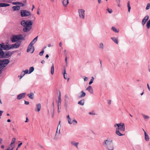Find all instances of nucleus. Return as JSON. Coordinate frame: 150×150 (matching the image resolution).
<instances>
[{
  "instance_id": "nucleus-1",
  "label": "nucleus",
  "mask_w": 150,
  "mask_h": 150,
  "mask_svg": "<svg viewBox=\"0 0 150 150\" xmlns=\"http://www.w3.org/2000/svg\"><path fill=\"white\" fill-rule=\"evenodd\" d=\"M33 21L31 20L22 21L21 22V25L23 26V30L24 32H27L30 31L32 28Z\"/></svg>"
},
{
  "instance_id": "nucleus-2",
  "label": "nucleus",
  "mask_w": 150,
  "mask_h": 150,
  "mask_svg": "<svg viewBox=\"0 0 150 150\" xmlns=\"http://www.w3.org/2000/svg\"><path fill=\"white\" fill-rule=\"evenodd\" d=\"M103 145L107 148L108 150H113L114 146L112 140L107 138L103 143Z\"/></svg>"
},
{
  "instance_id": "nucleus-3",
  "label": "nucleus",
  "mask_w": 150,
  "mask_h": 150,
  "mask_svg": "<svg viewBox=\"0 0 150 150\" xmlns=\"http://www.w3.org/2000/svg\"><path fill=\"white\" fill-rule=\"evenodd\" d=\"M24 37H23V35L22 34L13 35L11 36L10 39L11 42L14 43L20 40H24Z\"/></svg>"
},
{
  "instance_id": "nucleus-4",
  "label": "nucleus",
  "mask_w": 150,
  "mask_h": 150,
  "mask_svg": "<svg viewBox=\"0 0 150 150\" xmlns=\"http://www.w3.org/2000/svg\"><path fill=\"white\" fill-rule=\"evenodd\" d=\"M10 60L8 59H0V68L3 69L10 62Z\"/></svg>"
},
{
  "instance_id": "nucleus-5",
  "label": "nucleus",
  "mask_w": 150,
  "mask_h": 150,
  "mask_svg": "<svg viewBox=\"0 0 150 150\" xmlns=\"http://www.w3.org/2000/svg\"><path fill=\"white\" fill-rule=\"evenodd\" d=\"M38 37V36H37L28 45L27 50V52H29L32 49V47L33 46V45L37 42Z\"/></svg>"
},
{
  "instance_id": "nucleus-6",
  "label": "nucleus",
  "mask_w": 150,
  "mask_h": 150,
  "mask_svg": "<svg viewBox=\"0 0 150 150\" xmlns=\"http://www.w3.org/2000/svg\"><path fill=\"white\" fill-rule=\"evenodd\" d=\"M30 15V12L28 11L23 10L21 11V15L22 17L28 16Z\"/></svg>"
},
{
  "instance_id": "nucleus-7",
  "label": "nucleus",
  "mask_w": 150,
  "mask_h": 150,
  "mask_svg": "<svg viewBox=\"0 0 150 150\" xmlns=\"http://www.w3.org/2000/svg\"><path fill=\"white\" fill-rule=\"evenodd\" d=\"M85 10L82 9L78 10L79 17L82 19H84L85 18Z\"/></svg>"
},
{
  "instance_id": "nucleus-8",
  "label": "nucleus",
  "mask_w": 150,
  "mask_h": 150,
  "mask_svg": "<svg viewBox=\"0 0 150 150\" xmlns=\"http://www.w3.org/2000/svg\"><path fill=\"white\" fill-rule=\"evenodd\" d=\"M21 44V42H16L14 44L10 45L11 47V49L17 48L19 47H20Z\"/></svg>"
},
{
  "instance_id": "nucleus-9",
  "label": "nucleus",
  "mask_w": 150,
  "mask_h": 150,
  "mask_svg": "<svg viewBox=\"0 0 150 150\" xmlns=\"http://www.w3.org/2000/svg\"><path fill=\"white\" fill-rule=\"evenodd\" d=\"M119 127H117L118 129L122 131H125V125L123 123H120L119 125Z\"/></svg>"
},
{
  "instance_id": "nucleus-10",
  "label": "nucleus",
  "mask_w": 150,
  "mask_h": 150,
  "mask_svg": "<svg viewBox=\"0 0 150 150\" xmlns=\"http://www.w3.org/2000/svg\"><path fill=\"white\" fill-rule=\"evenodd\" d=\"M26 94V93H23L19 94L17 96V99L18 100H21L24 98L25 97Z\"/></svg>"
},
{
  "instance_id": "nucleus-11",
  "label": "nucleus",
  "mask_w": 150,
  "mask_h": 150,
  "mask_svg": "<svg viewBox=\"0 0 150 150\" xmlns=\"http://www.w3.org/2000/svg\"><path fill=\"white\" fill-rule=\"evenodd\" d=\"M149 18V16L148 15L146 16L142 21V23L143 26L145 24L146 21L148 20Z\"/></svg>"
},
{
  "instance_id": "nucleus-12",
  "label": "nucleus",
  "mask_w": 150,
  "mask_h": 150,
  "mask_svg": "<svg viewBox=\"0 0 150 150\" xmlns=\"http://www.w3.org/2000/svg\"><path fill=\"white\" fill-rule=\"evenodd\" d=\"M79 143L78 142H76L75 141H71V144L73 146H75L76 149H78V145Z\"/></svg>"
},
{
  "instance_id": "nucleus-13",
  "label": "nucleus",
  "mask_w": 150,
  "mask_h": 150,
  "mask_svg": "<svg viewBox=\"0 0 150 150\" xmlns=\"http://www.w3.org/2000/svg\"><path fill=\"white\" fill-rule=\"evenodd\" d=\"M11 51H7L5 52V58H8L11 55Z\"/></svg>"
},
{
  "instance_id": "nucleus-14",
  "label": "nucleus",
  "mask_w": 150,
  "mask_h": 150,
  "mask_svg": "<svg viewBox=\"0 0 150 150\" xmlns=\"http://www.w3.org/2000/svg\"><path fill=\"white\" fill-rule=\"evenodd\" d=\"M41 105L40 103L36 104V108H35V110L36 111L39 112L41 109Z\"/></svg>"
},
{
  "instance_id": "nucleus-15",
  "label": "nucleus",
  "mask_w": 150,
  "mask_h": 150,
  "mask_svg": "<svg viewBox=\"0 0 150 150\" xmlns=\"http://www.w3.org/2000/svg\"><path fill=\"white\" fill-rule=\"evenodd\" d=\"M5 52L1 50L0 51V58H5Z\"/></svg>"
},
{
  "instance_id": "nucleus-16",
  "label": "nucleus",
  "mask_w": 150,
  "mask_h": 150,
  "mask_svg": "<svg viewBox=\"0 0 150 150\" xmlns=\"http://www.w3.org/2000/svg\"><path fill=\"white\" fill-rule=\"evenodd\" d=\"M86 90L89 92L91 93H93V90L91 86H89L86 89Z\"/></svg>"
},
{
  "instance_id": "nucleus-17",
  "label": "nucleus",
  "mask_w": 150,
  "mask_h": 150,
  "mask_svg": "<svg viewBox=\"0 0 150 150\" xmlns=\"http://www.w3.org/2000/svg\"><path fill=\"white\" fill-rule=\"evenodd\" d=\"M5 45L4 43L1 42L0 44V49L1 50H5Z\"/></svg>"
},
{
  "instance_id": "nucleus-18",
  "label": "nucleus",
  "mask_w": 150,
  "mask_h": 150,
  "mask_svg": "<svg viewBox=\"0 0 150 150\" xmlns=\"http://www.w3.org/2000/svg\"><path fill=\"white\" fill-rule=\"evenodd\" d=\"M10 5L8 4L5 3H0V7H4L9 6Z\"/></svg>"
},
{
  "instance_id": "nucleus-19",
  "label": "nucleus",
  "mask_w": 150,
  "mask_h": 150,
  "mask_svg": "<svg viewBox=\"0 0 150 150\" xmlns=\"http://www.w3.org/2000/svg\"><path fill=\"white\" fill-rule=\"evenodd\" d=\"M62 3L64 6L66 7L69 3V0H63Z\"/></svg>"
},
{
  "instance_id": "nucleus-20",
  "label": "nucleus",
  "mask_w": 150,
  "mask_h": 150,
  "mask_svg": "<svg viewBox=\"0 0 150 150\" xmlns=\"http://www.w3.org/2000/svg\"><path fill=\"white\" fill-rule=\"evenodd\" d=\"M58 109L59 108V106L61 105V94H60V93H59V96H58Z\"/></svg>"
},
{
  "instance_id": "nucleus-21",
  "label": "nucleus",
  "mask_w": 150,
  "mask_h": 150,
  "mask_svg": "<svg viewBox=\"0 0 150 150\" xmlns=\"http://www.w3.org/2000/svg\"><path fill=\"white\" fill-rule=\"evenodd\" d=\"M143 130L144 131V135H145V139L146 141H149V136L148 134H146V132L144 131V129H143Z\"/></svg>"
},
{
  "instance_id": "nucleus-22",
  "label": "nucleus",
  "mask_w": 150,
  "mask_h": 150,
  "mask_svg": "<svg viewBox=\"0 0 150 150\" xmlns=\"http://www.w3.org/2000/svg\"><path fill=\"white\" fill-rule=\"evenodd\" d=\"M29 98L31 99H33L34 98V94L33 93H31L30 94H27Z\"/></svg>"
},
{
  "instance_id": "nucleus-23",
  "label": "nucleus",
  "mask_w": 150,
  "mask_h": 150,
  "mask_svg": "<svg viewBox=\"0 0 150 150\" xmlns=\"http://www.w3.org/2000/svg\"><path fill=\"white\" fill-rule=\"evenodd\" d=\"M14 11H18L20 9V6H14L12 7Z\"/></svg>"
},
{
  "instance_id": "nucleus-24",
  "label": "nucleus",
  "mask_w": 150,
  "mask_h": 150,
  "mask_svg": "<svg viewBox=\"0 0 150 150\" xmlns=\"http://www.w3.org/2000/svg\"><path fill=\"white\" fill-rule=\"evenodd\" d=\"M80 93V95L79 96V98H81L82 97H84L86 95V93L83 91H81Z\"/></svg>"
},
{
  "instance_id": "nucleus-25",
  "label": "nucleus",
  "mask_w": 150,
  "mask_h": 150,
  "mask_svg": "<svg viewBox=\"0 0 150 150\" xmlns=\"http://www.w3.org/2000/svg\"><path fill=\"white\" fill-rule=\"evenodd\" d=\"M10 45V44L5 45L4 50H8L11 49V47Z\"/></svg>"
},
{
  "instance_id": "nucleus-26",
  "label": "nucleus",
  "mask_w": 150,
  "mask_h": 150,
  "mask_svg": "<svg viewBox=\"0 0 150 150\" xmlns=\"http://www.w3.org/2000/svg\"><path fill=\"white\" fill-rule=\"evenodd\" d=\"M84 99H83L78 102V103L81 105H83L84 104Z\"/></svg>"
},
{
  "instance_id": "nucleus-27",
  "label": "nucleus",
  "mask_w": 150,
  "mask_h": 150,
  "mask_svg": "<svg viewBox=\"0 0 150 150\" xmlns=\"http://www.w3.org/2000/svg\"><path fill=\"white\" fill-rule=\"evenodd\" d=\"M115 132H116V134L119 136H123V135H125V134H121L120 132L118 130H117V129H116Z\"/></svg>"
},
{
  "instance_id": "nucleus-28",
  "label": "nucleus",
  "mask_w": 150,
  "mask_h": 150,
  "mask_svg": "<svg viewBox=\"0 0 150 150\" xmlns=\"http://www.w3.org/2000/svg\"><path fill=\"white\" fill-rule=\"evenodd\" d=\"M111 29L114 32L116 33H118L119 30H118L115 27L112 26L111 28Z\"/></svg>"
},
{
  "instance_id": "nucleus-29",
  "label": "nucleus",
  "mask_w": 150,
  "mask_h": 150,
  "mask_svg": "<svg viewBox=\"0 0 150 150\" xmlns=\"http://www.w3.org/2000/svg\"><path fill=\"white\" fill-rule=\"evenodd\" d=\"M111 39L117 44H118V41L117 39L115 37H113L111 38Z\"/></svg>"
},
{
  "instance_id": "nucleus-30",
  "label": "nucleus",
  "mask_w": 150,
  "mask_h": 150,
  "mask_svg": "<svg viewBox=\"0 0 150 150\" xmlns=\"http://www.w3.org/2000/svg\"><path fill=\"white\" fill-rule=\"evenodd\" d=\"M54 66L53 64H52V65L51 68V74L52 75L54 74Z\"/></svg>"
},
{
  "instance_id": "nucleus-31",
  "label": "nucleus",
  "mask_w": 150,
  "mask_h": 150,
  "mask_svg": "<svg viewBox=\"0 0 150 150\" xmlns=\"http://www.w3.org/2000/svg\"><path fill=\"white\" fill-rule=\"evenodd\" d=\"M34 70V68L33 67H30L29 70V74L31 73Z\"/></svg>"
},
{
  "instance_id": "nucleus-32",
  "label": "nucleus",
  "mask_w": 150,
  "mask_h": 150,
  "mask_svg": "<svg viewBox=\"0 0 150 150\" xmlns=\"http://www.w3.org/2000/svg\"><path fill=\"white\" fill-rule=\"evenodd\" d=\"M66 74L67 75V74H66V68H64V73L63 74V75H64V79H67V76H66Z\"/></svg>"
},
{
  "instance_id": "nucleus-33",
  "label": "nucleus",
  "mask_w": 150,
  "mask_h": 150,
  "mask_svg": "<svg viewBox=\"0 0 150 150\" xmlns=\"http://www.w3.org/2000/svg\"><path fill=\"white\" fill-rule=\"evenodd\" d=\"M99 47L102 50H103L104 49L103 44L102 43H100L99 44Z\"/></svg>"
},
{
  "instance_id": "nucleus-34",
  "label": "nucleus",
  "mask_w": 150,
  "mask_h": 150,
  "mask_svg": "<svg viewBox=\"0 0 150 150\" xmlns=\"http://www.w3.org/2000/svg\"><path fill=\"white\" fill-rule=\"evenodd\" d=\"M127 6L128 8V11L130 12V9H131V6L130 5V1H128L127 3Z\"/></svg>"
},
{
  "instance_id": "nucleus-35",
  "label": "nucleus",
  "mask_w": 150,
  "mask_h": 150,
  "mask_svg": "<svg viewBox=\"0 0 150 150\" xmlns=\"http://www.w3.org/2000/svg\"><path fill=\"white\" fill-rule=\"evenodd\" d=\"M8 148L10 150H13L14 148V147L13 146V144H10L9 145Z\"/></svg>"
},
{
  "instance_id": "nucleus-36",
  "label": "nucleus",
  "mask_w": 150,
  "mask_h": 150,
  "mask_svg": "<svg viewBox=\"0 0 150 150\" xmlns=\"http://www.w3.org/2000/svg\"><path fill=\"white\" fill-rule=\"evenodd\" d=\"M16 138H13L12 139L11 142V144H14L16 142Z\"/></svg>"
},
{
  "instance_id": "nucleus-37",
  "label": "nucleus",
  "mask_w": 150,
  "mask_h": 150,
  "mask_svg": "<svg viewBox=\"0 0 150 150\" xmlns=\"http://www.w3.org/2000/svg\"><path fill=\"white\" fill-rule=\"evenodd\" d=\"M94 80V78L92 76L91 77V80L89 82V85H91L93 83Z\"/></svg>"
},
{
  "instance_id": "nucleus-38",
  "label": "nucleus",
  "mask_w": 150,
  "mask_h": 150,
  "mask_svg": "<svg viewBox=\"0 0 150 150\" xmlns=\"http://www.w3.org/2000/svg\"><path fill=\"white\" fill-rule=\"evenodd\" d=\"M60 122H61V121H59V125H58V126L57 128V129H58V127H59H59H60H60H61ZM57 131H56V134L57 133ZM60 129L59 130V134H60Z\"/></svg>"
},
{
  "instance_id": "nucleus-39",
  "label": "nucleus",
  "mask_w": 150,
  "mask_h": 150,
  "mask_svg": "<svg viewBox=\"0 0 150 150\" xmlns=\"http://www.w3.org/2000/svg\"><path fill=\"white\" fill-rule=\"evenodd\" d=\"M65 102H67V100H69V96L68 95H65Z\"/></svg>"
},
{
  "instance_id": "nucleus-40",
  "label": "nucleus",
  "mask_w": 150,
  "mask_h": 150,
  "mask_svg": "<svg viewBox=\"0 0 150 150\" xmlns=\"http://www.w3.org/2000/svg\"><path fill=\"white\" fill-rule=\"evenodd\" d=\"M143 116L145 120H146V119H148L149 118V116L145 115H143Z\"/></svg>"
},
{
  "instance_id": "nucleus-41",
  "label": "nucleus",
  "mask_w": 150,
  "mask_h": 150,
  "mask_svg": "<svg viewBox=\"0 0 150 150\" xmlns=\"http://www.w3.org/2000/svg\"><path fill=\"white\" fill-rule=\"evenodd\" d=\"M44 52V51L43 50H42L39 53V55L40 56H42L43 55Z\"/></svg>"
},
{
  "instance_id": "nucleus-42",
  "label": "nucleus",
  "mask_w": 150,
  "mask_h": 150,
  "mask_svg": "<svg viewBox=\"0 0 150 150\" xmlns=\"http://www.w3.org/2000/svg\"><path fill=\"white\" fill-rule=\"evenodd\" d=\"M146 27L148 29H149L150 27V23L147 22L146 23Z\"/></svg>"
},
{
  "instance_id": "nucleus-43",
  "label": "nucleus",
  "mask_w": 150,
  "mask_h": 150,
  "mask_svg": "<svg viewBox=\"0 0 150 150\" xmlns=\"http://www.w3.org/2000/svg\"><path fill=\"white\" fill-rule=\"evenodd\" d=\"M107 10L108 11L109 13H111L112 12V9L108 8L107 9Z\"/></svg>"
},
{
  "instance_id": "nucleus-44",
  "label": "nucleus",
  "mask_w": 150,
  "mask_h": 150,
  "mask_svg": "<svg viewBox=\"0 0 150 150\" xmlns=\"http://www.w3.org/2000/svg\"><path fill=\"white\" fill-rule=\"evenodd\" d=\"M150 7V3H148L146 7V10H147L149 9Z\"/></svg>"
},
{
  "instance_id": "nucleus-45",
  "label": "nucleus",
  "mask_w": 150,
  "mask_h": 150,
  "mask_svg": "<svg viewBox=\"0 0 150 150\" xmlns=\"http://www.w3.org/2000/svg\"><path fill=\"white\" fill-rule=\"evenodd\" d=\"M20 3V2L18 1L12 2V4L13 5H17V4H19Z\"/></svg>"
},
{
  "instance_id": "nucleus-46",
  "label": "nucleus",
  "mask_w": 150,
  "mask_h": 150,
  "mask_svg": "<svg viewBox=\"0 0 150 150\" xmlns=\"http://www.w3.org/2000/svg\"><path fill=\"white\" fill-rule=\"evenodd\" d=\"M28 71H29V70L28 69H26L24 71H23L24 72V75L25 74H27L28 73L29 74Z\"/></svg>"
},
{
  "instance_id": "nucleus-47",
  "label": "nucleus",
  "mask_w": 150,
  "mask_h": 150,
  "mask_svg": "<svg viewBox=\"0 0 150 150\" xmlns=\"http://www.w3.org/2000/svg\"><path fill=\"white\" fill-rule=\"evenodd\" d=\"M136 148L137 150H142L140 146L139 145H137Z\"/></svg>"
},
{
  "instance_id": "nucleus-48",
  "label": "nucleus",
  "mask_w": 150,
  "mask_h": 150,
  "mask_svg": "<svg viewBox=\"0 0 150 150\" xmlns=\"http://www.w3.org/2000/svg\"><path fill=\"white\" fill-rule=\"evenodd\" d=\"M83 78L84 79V81H86L88 80V78L86 76H83Z\"/></svg>"
},
{
  "instance_id": "nucleus-49",
  "label": "nucleus",
  "mask_w": 150,
  "mask_h": 150,
  "mask_svg": "<svg viewBox=\"0 0 150 150\" xmlns=\"http://www.w3.org/2000/svg\"><path fill=\"white\" fill-rule=\"evenodd\" d=\"M24 103L25 105H28L29 104V103L28 101L24 100Z\"/></svg>"
},
{
  "instance_id": "nucleus-50",
  "label": "nucleus",
  "mask_w": 150,
  "mask_h": 150,
  "mask_svg": "<svg viewBox=\"0 0 150 150\" xmlns=\"http://www.w3.org/2000/svg\"><path fill=\"white\" fill-rule=\"evenodd\" d=\"M20 4H20L21 6H24L25 5V4L22 2H20Z\"/></svg>"
},
{
  "instance_id": "nucleus-51",
  "label": "nucleus",
  "mask_w": 150,
  "mask_h": 150,
  "mask_svg": "<svg viewBox=\"0 0 150 150\" xmlns=\"http://www.w3.org/2000/svg\"><path fill=\"white\" fill-rule=\"evenodd\" d=\"M119 124L120 123L115 124L114 125V127H116L117 126V127H119Z\"/></svg>"
},
{
  "instance_id": "nucleus-52",
  "label": "nucleus",
  "mask_w": 150,
  "mask_h": 150,
  "mask_svg": "<svg viewBox=\"0 0 150 150\" xmlns=\"http://www.w3.org/2000/svg\"><path fill=\"white\" fill-rule=\"evenodd\" d=\"M68 122L69 124H72V122H71V119H68Z\"/></svg>"
},
{
  "instance_id": "nucleus-53",
  "label": "nucleus",
  "mask_w": 150,
  "mask_h": 150,
  "mask_svg": "<svg viewBox=\"0 0 150 150\" xmlns=\"http://www.w3.org/2000/svg\"><path fill=\"white\" fill-rule=\"evenodd\" d=\"M22 144V143H21L20 144H18V148H19Z\"/></svg>"
},
{
  "instance_id": "nucleus-54",
  "label": "nucleus",
  "mask_w": 150,
  "mask_h": 150,
  "mask_svg": "<svg viewBox=\"0 0 150 150\" xmlns=\"http://www.w3.org/2000/svg\"><path fill=\"white\" fill-rule=\"evenodd\" d=\"M121 0H115L116 2L117 3H120Z\"/></svg>"
},
{
  "instance_id": "nucleus-55",
  "label": "nucleus",
  "mask_w": 150,
  "mask_h": 150,
  "mask_svg": "<svg viewBox=\"0 0 150 150\" xmlns=\"http://www.w3.org/2000/svg\"><path fill=\"white\" fill-rule=\"evenodd\" d=\"M32 47L33 48L32 49L33 50L31 52V53H33L35 50L34 47V46H33Z\"/></svg>"
},
{
  "instance_id": "nucleus-56",
  "label": "nucleus",
  "mask_w": 150,
  "mask_h": 150,
  "mask_svg": "<svg viewBox=\"0 0 150 150\" xmlns=\"http://www.w3.org/2000/svg\"><path fill=\"white\" fill-rule=\"evenodd\" d=\"M65 62H66V66H67V57H66V58L65 59Z\"/></svg>"
},
{
  "instance_id": "nucleus-57",
  "label": "nucleus",
  "mask_w": 150,
  "mask_h": 150,
  "mask_svg": "<svg viewBox=\"0 0 150 150\" xmlns=\"http://www.w3.org/2000/svg\"><path fill=\"white\" fill-rule=\"evenodd\" d=\"M147 88H148V89L149 90V91H150V88L149 86V85L148 83H147Z\"/></svg>"
},
{
  "instance_id": "nucleus-58",
  "label": "nucleus",
  "mask_w": 150,
  "mask_h": 150,
  "mask_svg": "<svg viewBox=\"0 0 150 150\" xmlns=\"http://www.w3.org/2000/svg\"><path fill=\"white\" fill-rule=\"evenodd\" d=\"M61 107H59V108L58 109V112L59 113L60 112V111L59 110V108H60V109H61Z\"/></svg>"
},
{
  "instance_id": "nucleus-59",
  "label": "nucleus",
  "mask_w": 150,
  "mask_h": 150,
  "mask_svg": "<svg viewBox=\"0 0 150 150\" xmlns=\"http://www.w3.org/2000/svg\"><path fill=\"white\" fill-rule=\"evenodd\" d=\"M73 122H75L76 123V124L77 123V121L75 120H73Z\"/></svg>"
},
{
  "instance_id": "nucleus-60",
  "label": "nucleus",
  "mask_w": 150,
  "mask_h": 150,
  "mask_svg": "<svg viewBox=\"0 0 150 150\" xmlns=\"http://www.w3.org/2000/svg\"><path fill=\"white\" fill-rule=\"evenodd\" d=\"M108 103L109 105H110L111 103V101L110 100H108Z\"/></svg>"
},
{
  "instance_id": "nucleus-61",
  "label": "nucleus",
  "mask_w": 150,
  "mask_h": 150,
  "mask_svg": "<svg viewBox=\"0 0 150 150\" xmlns=\"http://www.w3.org/2000/svg\"><path fill=\"white\" fill-rule=\"evenodd\" d=\"M28 117H27L26 118V120L25 121V122H28Z\"/></svg>"
},
{
  "instance_id": "nucleus-62",
  "label": "nucleus",
  "mask_w": 150,
  "mask_h": 150,
  "mask_svg": "<svg viewBox=\"0 0 150 150\" xmlns=\"http://www.w3.org/2000/svg\"><path fill=\"white\" fill-rule=\"evenodd\" d=\"M49 57V55L48 54H46V55L45 56V57L47 59L48 57Z\"/></svg>"
},
{
  "instance_id": "nucleus-63",
  "label": "nucleus",
  "mask_w": 150,
  "mask_h": 150,
  "mask_svg": "<svg viewBox=\"0 0 150 150\" xmlns=\"http://www.w3.org/2000/svg\"><path fill=\"white\" fill-rule=\"evenodd\" d=\"M59 46L61 47L62 46V43H61V42H60L59 43Z\"/></svg>"
},
{
  "instance_id": "nucleus-64",
  "label": "nucleus",
  "mask_w": 150,
  "mask_h": 150,
  "mask_svg": "<svg viewBox=\"0 0 150 150\" xmlns=\"http://www.w3.org/2000/svg\"><path fill=\"white\" fill-rule=\"evenodd\" d=\"M1 148H2V149H4V145H2L1 146Z\"/></svg>"
}]
</instances>
